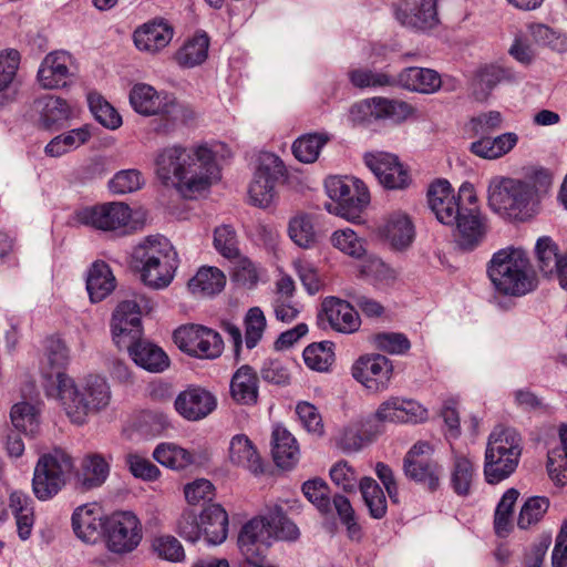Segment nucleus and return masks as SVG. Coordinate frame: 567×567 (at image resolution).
Wrapping results in <instances>:
<instances>
[{"label": "nucleus", "mask_w": 567, "mask_h": 567, "mask_svg": "<svg viewBox=\"0 0 567 567\" xmlns=\"http://www.w3.org/2000/svg\"><path fill=\"white\" fill-rule=\"evenodd\" d=\"M522 439L512 427L496 426L489 434L485 452L484 475L488 484L507 478L517 467Z\"/></svg>", "instance_id": "39448f33"}, {"label": "nucleus", "mask_w": 567, "mask_h": 567, "mask_svg": "<svg viewBox=\"0 0 567 567\" xmlns=\"http://www.w3.org/2000/svg\"><path fill=\"white\" fill-rule=\"evenodd\" d=\"M403 471L410 480L435 491L440 483L441 466L434 460H403Z\"/></svg>", "instance_id": "4c0bfd02"}, {"label": "nucleus", "mask_w": 567, "mask_h": 567, "mask_svg": "<svg viewBox=\"0 0 567 567\" xmlns=\"http://www.w3.org/2000/svg\"><path fill=\"white\" fill-rule=\"evenodd\" d=\"M74 470L71 455L61 449L41 455L34 466L32 492L34 496L45 502L56 496L66 485Z\"/></svg>", "instance_id": "0eeeda50"}, {"label": "nucleus", "mask_w": 567, "mask_h": 567, "mask_svg": "<svg viewBox=\"0 0 567 567\" xmlns=\"http://www.w3.org/2000/svg\"><path fill=\"white\" fill-rule=\"evenodd\" d=\"M549 507V499L545 496L529 497L523 505L517 525L522 529L539 522Z\"/></svg>", "instance_id": "13d9d810"}, {"label": "nucleus", "mask_w": 567, "mask_h": 567, "mask_svg": "<svg viewBox=\"0 0 567 567\" xmlns=\"http://www.w3.org/2000/svg\"><path fill=\"white\" fill-rule=\"evenodd\" d=\"M475 470L472 460L465 455H455L451 473V484L454 492L461 496L471 493Z\"/></svg>", "instance_id": "de8ad7c7"}, {"label": "nucleus", "mask_w": 567, "mask_h": 567, "mask_svg": "<svg viewBox=\"0 0 567 567\" xmlns=\"http://www.w3.org/2000/svg\"><path fill=\"white\" fill-rule=\"evenodd\" d=\"M133 361L144 370L153 373H159L169 367L167 354L156 344L142 340L131 341L123 346Z\"/></svg>", "instance_id": "bb28decb"}, {"label": "nucleus", "mask_w": 567, "mask_h": 567, "mask_svg": "<svg viewBox=\"0 0 567 567\" xmlns=\"http://www.w3.org/2000/svg\"><path fill=\"white\" fill-rule=\"evenodd\" d=\"M334 344L331 341H321L309 344L303 350V360L308 368L319 372H326L334 362Z\"/></svg>", "instance_id": "8fccbe9b"}, {"label": "nucleus", "mask_w": 567, "mask_h": 567, "mask_svg": "<svg viewBox=\"0 0 567 567\" xmlns=\"http://www.w3.org/2000/svg\"><path fill=\"white\" fill-rule=\"evenodd\" d=\"M208 47L209 38L207 34H197L176 52L175 59L184 68H194L207 59Z\"/></svg>", "instance_id": "79ce46f5"}, {"label": "nucleus", "mask_w": 567, "mask_h": 567, "mask_svg": "<svg viewBox=\"0 0 567 567\" xmlns=\"http://www.w3.org/2000/svg\"><path fill=\"white\" fill-rule=\"evenodd\" d=\"M111 328L113 340L120 348L142 337L141 307L136 300H124L117 305Z\"/></svg>", "instance_id": "412c9836"}, {"label": "nucleus", "mask_w": 567, "mask_h": 567, "mask_svg": "<svg viewBox=\"0 0 567 567\" xmlns=\"http://www.w3.org/2000/svg\"><path fill=\"white\" fill-rule=\"evenodd\" d=\"M535 255L542 275L556 279L567 290V251L560 254L557 243L549 236H543L536 241Z\"/></svg>", "instance_id": "6ab92c4d"}, {"label": "nucleus", "mask_w": 567, "mask_h": 567, "mask_svg": "<svg viewBox=\"0 0 567 567\" xmlns=\"http://www.w3.org/2000/svg\"><path fill=\"white\" fill-rule=\"evenodd\" d=\"M535 187L523 179L494 176L487 186V203L498 215L526 221L536 214Z\"/></svg>", "instance_id": "f03ea898"}, {"label": "nucleus", "mask_w": 567, "mask_h": 567, "mask_svg": "<svg viewBox=\"0 0 567 567\" xmlns=\"http://www.w3.org/2000/svg\"><path fill=\"white\" fill-rule=\"evenodd\" d=\"M190 158L186 162L182 192L184 195L206 189L219 179V168L215 155L206 145L189 148Z\"/></svg>", "instance_id": "9b49d317"}, {"label": "nucleus", "mask_w": 567, "mask_h": 567, "mask_svg": "<svg viewBox=\"0 0 567 567\" xmlns=\"http://www.w3.org/2000/svg\"><path fill=\"white\" fill-rule=\"evenodd\" d=\"M153 457L172 470H184L194 462L193 455L173 443H162L153 452Z\"/></svg>", "instance_id": "09e8293b"}, {"label": "nucleus", "mask_w": 567, "mask_h": 567, "mask_svg": "<svg viewBox=\"0 0 567 567\" xmlns=\"http://www.w3.org/2000/svg\"><path fill=\"white\" fill-rule=\"evenodd\" d=\"M70 362V350L65 342L55 336L44 340L43 357L41 359V374L45 379V392L53 395L60 388L62 379H71L64 369Z\"/></svg>", "instance_id": "4468645a"}, {"label": "nucleus", "mask_w": 567, "mask_h": 567, "mask_svg": "<svg viewBox=\"0 0 567 567\" xmlns=\"http://www.w3.org/2000/svg\"><path fill=\"white\" fill-rule=\"evenodd\" d=\"M318 319H326L333 330L342 333H352L360 327V318L354 308L336 297H327L322 301Z\"/></svg>", "instance_id": "b1692460"}, {"label": "nucleus", "mask_w": 567, "mask_h": 567, "mask_svg": "<svg viewBox=\"0 0 567 567\" xmlns=\"http://www.w3.org/2000/svg\"><path fill=\"white\" fill-rule=\"evenodd\" d=\"M359 488L370 516L374 519L383 518L388 509L386 498L377 481L365 476L360 480Z\"/></svg>", "instance_id": "37998d69"}, {"label": "nucleus", "mask_w": 567, "mask_h": 567, "mask_svg": "<svg viewBox=\"0 0 567 567\" xmlns=\"http://www.w3.org/2000/svg\"><path fill=\"white\" fill-rule=\"evenodd\" d=\"M10 416L13 426L19 432L32 436L39 431V410L34 405L28 402L17 403L12 406Z\"/></svg>", "instance_id": "3c124183"}, {"label": "nucleus", "mask_w": 567, "mask_h": 567, "mask_svg": "<svg viewBox=\"0 0 567 567\" xmlns=\"http://www.w3.org/2000/svg\"><path fill=\"white\" fill-rule=\"evenodd\" d=\"M513 74L509 70L489 64L482 68L477 73L475 82L474 96L477 101H485L489 92L502 81L512 80Z\"/></svg>", "instance_id": "a19ab883"}, {"label": "nucleus", "mask_w": 567, "mask_h": 567, "mask_svg": "<svg viewBox=\"0 0 567 567\" xmlns=\"http://www.w3.org/2000/svg\"><path fill=\"white\" fill-rule=\"evenodd\" d=\"M351 375L368 391L380 393L389 388L393 375V364L383 354H364L353 362Z\"/></svg>", "instance_id": "f8f14e48"}, {"label": "nucleus", "mask_w": 567, "mask_h": 567, "mask_svg": "<svg viewBox=\"0 0 567 567\" xmlns=\"http://www.w3.org/2000/svg\"><path fill=\"white\" fill-rule=\"evenodd\" d=\"M34 110L39 113L40 124L47 130H56L63 126L71 117L69 103L54 95H44L33 103Z\"/></svg>", "instance_id": "c85d7f7f"}, {"label": "nucleus", "mask_w": 567, "mask_h": 567, "mask_svg": "<svg viewBox=\"0 0 567 567\" xmlns=\"http://www.w3.org/2000/svg\"><path fill=\"white\" fill-rule=\"evenodd\" d=\"M330 141L327 133H309L293 142L295 157L302 163H313L318 159L321 148Z\"/></svg>", "instance_id": "c03bdc74"}, {"label": "nucleus", "mask_w": 567, "mask_h": 567, "mask_svg": "<svg viewBox=\"0 0 567 567\" xmlns=\"http://www.w3.org/2000/svg\"><path fill=\"white\" fill-rule=\"evenodd\" d=\"M374 347L391 354H403L409 351L411 343L403 333L381 332L373 336Z\"/></svg>", "instance_id": "e2e57ef3"}, {"label": "nucleus", "mask_w": 567, "mask_h": 567, "mask_svg": "<svg viewBox=\"0 0 567 567\" xmlns=\"http://www.w3.org/2000/svg\"><path fill=\"white\" fill-rule=\"evenodd\" d=\"M503 123V115L498 111L480 113L468 122V128L474 136L488 135L498 130Z\"/></svg>", "instance_id": "69168bd1"}, {"label": "nucleus", "mask_w": 567, "mask_h": 567, "mask_svg": "<svg viewBox=\"0 0 567 567\" xmlns=\"http://www.w3.org/2000/svg\"><path fill=\"white\" fill-rule=\"evenodd\" d=\"M74 58L64 50L48 53L38 70V81L45 90H55L70 85L76 75Z\"/></svg>", "instance_id": "2eb2a0df"}, {"label": "nucleus", "mask_w": 567, "mask_h": 567, "mask_svg": "<svg viewBox=\"0 0 567 567\" xmlns=\"http://www.w3.org/2000/svg\"><path fill=\"white\" fill-rule=\"evenodd\" d=\"M271 453L281 468L292 467L299 460V445L295 436L282 425H276L271 434Z\"/></svg>", "instance_id": "72a5a7b5"}, {"label": "nucleus", "mask_w": 567, "mask_h": 567, "mask_svg": "<svg viewBox=\"0 0 567 567\" xmlns=\"http://www.w3.org/2000/svg\"><path fill=\"white\" fill-rule=\"evenodd\" d=\"M115 289V277L109 265L95 261L89 270L86 290L93 302L105 299Z\"/></svg>", "instance_id": "e433bc0d"}, {"label": "nucleus", "mask_w": 567, "mask_h": 567, "mask_svg": "<svg viewBox=\"0 0 567 567\" xmlns=\"http://www.w3.org/2000/svg\"><path fill=\"white\" fill-rule=\"evenodd\" d=\"M470 206H464L456 217L455 224L451 227L455 228V239L457 245L466 250L476 247L484 238L487 231V220L481 214L476 206V197L468 192L467 197Z\"/></svg>", "instance_id": "dca6fc26"}, {"label": "nucleus", "mask_w": 567, "mask_h": 567, "mask_svg": "<svg viewBox=\"0 0 567 567\" xmlns=\"http://www.w3.org/2000/svg\"><path fill=\"white\" fill-rule=\"evenodd\" d=\"M328 196L338 203L337 213L352 223L359 221L363 208L370 203L367 185L355 178L328 177L324 182Z\"/></svg>", "instance_id": "6e6552de"}, {"label": "nucleus", "mask_w": 567, "mask_h": 567, "mask_svg": "<svg viewBox=\"0 0 567 567\" xmlns=\"http://www.w3.org/2000/svg\"><path fill=\"white\" fill-rule=\"evenodd\" d=\"M107 547L116 554L133 551L142 540V526L132 512H116L104 520Z\"/></svg>", "instance_id": "9d476101"}, {"label": "nucleus", "mask_w": 567, "mask_h": 567, "mask_svg": "<svg viewBox=\"0 0 567 567\" xmlns=\"http://www.w3.org/2000/svg\"><path fill=\"white\" fill-rule=\"evenodd\" d=\"M265 329L266 318L264 312L258 307L249 309L245 317V343L248 349L257 346Z\"/></svg>", "instance_id": "680f3d73"}, {"label": "nucleus", "mask_w": 567, "mask_h": 567, "mask_svg": "<svg viewBox=\"0 0 567 567\" xmlns=\"http://www.w3.org/2000/svg\"><path fill=\"white\" fill-rule=\"evenodd\" d=\"M302 492L307 499L321 513L327 514L331 509L330 488L322 478H312L302 484Z\"/></svg>", "instance_id": "4d7b16f0"}, {"label": "nucleus", "mask_w": 567, "mask_h": 567, "mask_svg": "<svg viewBox=\"0 0 567 567\" xmlns=\"http://www.w3.org/2000/svg\"><path fill=\"white\" fill-rule=\"evenodd\" d=\"M72 527L80 539L85 543H95L102 529L104 530L100 506L92 503L78 507L72 515Z\"/></svg>", "instance_id": "a878e982"}, {"label": "nucleus", "mask_w": 567, "mask_h": 567, "mask_svg": "<svg viewBox=\"0 0 567 567\" xmlns=\"http://www.w3.org/2000/svg\"><path fill=\"white\" fill-rule=\"evenodd\" d=\"M529 31L536 43L549 47L559 53L567 52V37L565 34L540 23L532 24Z\"/></svg>", "instance_id": "bf43d9fd"}, {"label": "nucleus", "mask_w": 567, "mask_h": 567, "mask_svg": "<svg viewBox=\"0 0 567 567\" xmlns=\"http://www.w3.org/2000/svg\"><path fill=\"white\" fill-rule=\"evenodd\" d=\"M202 536L210 545L224 543L228 535V514L219 504L205 507L200 515Z\"/></svg>", "instance_id": "7c9ffc66"}, {"label": "nucleus", "mask_w": 567, "mask_h": 567, "mask_svg": "<svg viewBox=\"0 0 567 567\" xmlns=\"http://www.w3.org/2000/svg\"><path fill=\"white\" fill-rule=\"evenodd\" d=\"M87 102L94 117L104 127L116 130L122 125L120 113L101 95L89 94Z\"/></svg>", "instance_id": "864d4df0"}, {"label": "nucleus", "mask_w": 567, "mask_h": 567, "mask_svg": "<svg viewBox=\"0 0 567 567\" xmlns=\"http://www.w3.org/2000/svg\"><path fill=\"white\" fill-rule=\"evenodd\" d=\"M130 104L141 115L161 116L162 123L156 127L159 133H168L186 117L185 107L173 96L159 93L146 83H137L131 89Z\"/></svg>", "instance_id": "423d86ee"}, {"label": "nucleus", "mask_w": 567, "mask_h": 567, "mask_svg": "<svg viewBox=\"0 0 567 567\" xmlns=\"http://www.w3.org/2000/svg\"><path fill=\"white\" fill-rule=\"evenodd\" d=\"M214 247L226 259L239 257V240L233 226L221 225L215 228Z\"/></svg>", "instance_id": "5fc2aeb1"}, {"label": "nucleus", "mask_w": 567, "mask_h": 567, "mask_svg": "<svg viewBox=\"0 0 567 567\" xmlns=\"http://www.w3.org/2000/svg\"><path fill=\"white\" fill-rule=\"evenodd\" d=\"M109 475V464L100 455H92L84 460L82 473L78 483L83 489H91L102 485Z\"/></svg>", "instance_id": "49530a36"}, {"label": "nucleus", "mask_w": 567, "mask_h": 567, "mask_svg": "<svg viewBox=\"0 0 567 567\" xmlns=\"http://www.w3.org/2000/svg\"><path fill=\"white\" fill-rule=\"evenodd\" d=\"M289 237L302 248H310L317 244V233L312 219L308 214H298L289 221Z\"/></svg>", "instance_id": "603ef678"}, {"label": "nucleus", "mask_w": 567, "mask_h": 567, "mask_svg": "<svg viewBox=\"0 0 567 567\" xmlns=\"http://www.w3.org/2000/svg\"><path fill=\"white\" fill-rule=\"evenodd\" d=\"M143 282L154 289L167 287L177 268V254L164 237H148L134 250Z\"/></svg>", "instance_id": "20e7f679"}, {"label": "nucleus", "mask_w": 567, "mask_h": 567, "mask_svg": "<svg viewBox=\"0 0 567 567\" xmlns=\"http://www.w3.org/2000/svg\"><path fill=\"white\" fill-rule=\"evenodd\" d=\"M173 38V28L163 21L143 24L134 32V43L141 51L156 53L164 49Z\"/></svg>", "instance_id": "c756f323"}, {"label": "nucleus", "mask_w": 567, "mask_h": 567, "mask_svg": "<svg viewBox=\"0 0 567 567\" xmlns=\"http://www.w3.org/2000/svg\"><path fill=\"white\" fill-rule=\"evenodd\" d=\"M131 208L120 202L84 207L74 213V221L104 231H113L127 226Z\"/></svg>", "instance_id": "ddd939ff"}, {"label": "nucleus", "mask_w": 567, "mask_h": 567, "mask_svg": "<svg viewBox=\"0 0 567 567\" xmlns=\"http://www.w3.org/2000/svg\"><path fill=\"white\" fill-rule=\"evenodd\" d=\"M51 396L59 400L73 423L83 424L91 413L109 405L111 391L104 378L90 375L82 385L75 384L73 379H62L59 390Z\"/></svg>", "instance_id": "f257e3e1"}, {"label": "nucleus", "mask_w": 567, "mask_h": 567, "mask_svg": "<svg viewBox=\"0 0 567 567\" xmlns=\"http://www.w3.org/2000/svg\"><path fill=\"white\" fill-rule=\"evenodd\" d=\"M331 243L333 247L353 258H361L365 255L364 241L350 228L334 231Z\"/></svg>", "instance_id": "6e6d98bb"}, {"label": "nucleus", "mask_w": 567, "mask_h": 567, "mask_svg": "<svg viewBox=\"0 0 567 567\" xmlns=\"http://www.w3.org/2000/svg\"><path fill=\"white\" fill-rule=\"evenodd\" d=\"M206 330V327L195 324L181 327L174 331V342L182 351L193 355V350L199 346L202 332Z\"/></svg>", "instance_id": "338daca9"}, {"label": "nucleus", "mask_w": 567, "mask_h": 567, "mask_svg": "<svg viewBox=\"0 0 567 567\" xmlns=\"http://www.w3.org/2000/svg\"><path fill=\"white\" fill-rule=\"evenodd\" d=\"M234 260L233 281L248 289L254 288L258 282V271L255 265L248 258L241 256V254Z\"/></svg>", "instance_id": "0e129e2a"}, {"label": "nucleus", "mask_w": 567, "mask_h": 567, "mask_svg": "<svg viewBox=\"0 0 567 567\" xmlns=\"http://www.w3.org/2000/svg\"><path fill=\"white\" fill-rule=\"evenodd\" d=\"M364 164L375 175L381 185L389 189H403L411 178L398 157L384 152L367 153Z\"/></svg>", "instance_id": "f3484780"}, {"label": "nucleus", "mask_w": 567, "mask_h": 567, "mask_svg": "<svg viewBox=\"0 0 567 567\" xmlns=\"http://www.w3.org/2000/svg\"><path fill=\"white\" fill-rule=\"evenodd\" d=\"M529 268V258L524 249L507 247L493 255L487 275L498 292L523 296L534 287Z\"/></svg>", "instance_id": "7ed1b4c3"}, {"label": "nucleus", "mask_w": 567, "mask_h": 567, "mask_svg": "<svg viewBox=\"0 0 567 567\" xmlns=\"http://www.w3.org/2000/svg\"><path fill=\"white\" fill-rule=\"evenodd\" d=\"M264 517L268 523L270 538L280 540H296L299 538V528L286 516L280 505L276 504L270 507Z\"/></svg>", "instance_id": "ea45409f"}, {"label": "nucleus", "mask_w": 567, "mask_h": 567, "mask_svg": "<svg viewBox=\"0 0 567 567\" xmlns=\"http://www.w3.org/2000/svg\"><path fill=\"white\" fill-rule=\"evenodd\" d=\"M142 185V174L136 169H126L115 174L110 182V189L115 194H126L140 189Z\"/></svg>", "instance_id": "774afa93"}, {"label": "nucleus", "mask_w": 567, "mask_h": 567, "mask_svg": "<svg viewBox=\"0 0 567 567\" xmlns=\"http://www.w3.org/2000/svg\"><path fill=\"white\" fill-rule=\"evenodd\" d=\"M226 285L225 274L217 267H202L189 279L188 289L196 296H213L220 292Z\"/></svg>", "instance_id": "58836bf2"}, {"label": "nucleus", "mask_w": 567, "mask_h": 567, "mask_svg": "<svg viewBox=\"0 0 567 567\" xmlns=\"http://www.w3.org/2000/svg\"><path fill=\"white\" fill-rule=\"evenodd\" d=\"M518 143V135L514 132L503 133L495 137L488 135L480 138L470 145L474 155L484 159H497L508 154Z\"/></svg>", "instance_id": "473e14b6"}, {"label": "nucleus", "mask_w": 567, "mask_h": 567, "mask_svg": "<svg viewBox=\"0 0 567 567\" xmlns=\"http://www.w3.org/2000/svg\"><path fill=\"white\" fill-rule=\"evenodd\" d=\"M350 82L359 89L394 86V76L384 72H373L368 69H355L349 72Z\"/></svg>", "instance_id": "052dcab7"}, {"label": "nucleus", "mask_w": 567, "mask_h": 567, "mask_svg": "<svg viewBox=\"0 0 567 567\" xmlns=\"http://www.w3.org/2000/svg\"><path fill=\"white\" fill-rule=\"evenodd\" d=\"M217 406L216 396L200 386H189L175 400L176 411L187 421H199L208 416Z\"/></svg>", "instance_id": "5701e85b"}, {"label": "nucleus", "mask_w": 567, "mask_h": 567, "mask_svg": "<svg viewBox=\"0 0 567 567\" xmlns=\"http://www.w3.org/2000/svg\"><path fill=\"white\" fill-rule=\"evenodd\" d=\"M394 85L413 92L432 94L440 90L442 80L440 74L432 69L410 66L394 76Z\"/></svg>", "instance_id": "cd10ccee"}, {"label": "nucleus", "mask_w": 567, "mask_h": 567, "mask_svg": "<svg viewBox=\"0 0 567 567\" xmlns=\"http://www.w3.org/2000/svg\"><path fill=\"white\" fill-rule=\"evenodd\" d=\"M439 0H404L399 11L402 23L420 30L431 29L439 23Z\"/></svg>", "instance_id": "393cba45"}, {"label": "nucleus", "mask_w": 567, "mask_h": 567, "mask_svg": "<svg viewBox=\"0 0 567 567\" xmlns=\"http://www.w3.org/2000/svg\"><path fill=\"white\" fill-rule=\"evenodd\" d=\"M284 175L282 161L272 153H262L248 189L250 204L259 208L271 206L277 198L276 186Z\"/></svg>", "instance_id": "1a4fd4ad"}, {"label": "nucleus", "mask_w": 567, "mask_h": 567, "mask_svg": "<svg viewBox=\"0 0 567 567\" xmlns=\"http://www.w3.org/2000/svg\"><path fill=\"white\" fill-rule=\"evenodd\" d=\"M266 517L256 516L248 520L238 534L237 545L246 563H261L270 536Z\"/></svg>", "instance_id": "a211bd4d"}, {"label": "nucleus", "mask_w": 567, "mask_h": 567, "mask_svg": "<svg viewBox=\"0 0 567 567\" xmlns=\"http://www.w3.org/2000/svg\"><path fill=\"white\" fill-rule=\"evenodd\" d=\"M427 202L436 219L446 226L455 224L456 217L465 206L461 194L455 195L451 184L445 179H439L430 185Z\"/></svg>", "instance_id": "aec40b11"}, {"label": "nucleus", "mask_w": 567, "mask_h": 567, "mask_svg": "<svg viewBox=\"0 0 567 567\" xmlns=\"http://www.w3.org/2000/svg\"><path fill=\"white\" fill-rule=\"evenodd\" d=\"M230 394L240 404H255L258 399V377L249 365L240 367L231 378Z\"/></svg>", "instance_id": "c9c22d12"}, {"label": "nucleus", "mask_w": 567, "mask_h": 567, "mask_svg": "<svg viewBox=\"0 0 567 567\" xmlns=\"http://www.w3.org/2000/svg\"><path fill=\"white\" fill-rule=\"evenodd\" d=\"M229 461L250 471L254 474L262 473L261 458L252 442L244 434L235 435L229 443Z\"/></svg>", "instance_id": "f704fd0d"}, {"label": "nucleus", "mask_w": 567, "mask_h": 567, "mask_svg": "<svg viewBox=\"0 0 567 567\" xmlns=\"http://www.w3.org/2000/svg\"><path fill=\"white\" fill-rule=\"evenodd\" d=\"M192 153L189 148L171 146L162 150L155 158L156 175L166 186L182 192L185 165Z\"/></svg>", "instance_id": "4be33fe9"}, {"label": "nucleus", "mask_w": 567, "mask_h": 567, "mask_svg": "<svg viewBox=\"0 0 567 567\" xmlns=\"http://www.w3.org/2000/svg\"><path fill=\"white\" fill-rule=\"evenodd\" d=\"M380 234L395 249L406 248L414 238V227L410 217L403 212L391 213L380 226Z\"/></svg>", "instance_id": "2f4dec72"}, {"label": "nucleus", "mask_w": 567, "mask_h": 567, "mask_svg": "<svg viewBox=\"0 0 567 567\" xmlns=\"http://www.w3.org/2000/svg\"><path fill=\"white\" fill-rule=\"evenodd\" d=\"M91 137V132L86 126L71 130L64 134L58 135L45 146V153L52 157H59L66 152L78 148L86 143Z\"/></svg>", "instance_id": "a18cd8bd"}]
</instances>
